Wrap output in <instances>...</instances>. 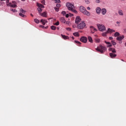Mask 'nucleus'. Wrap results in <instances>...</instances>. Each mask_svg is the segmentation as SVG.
Segmentation results:
<instances>
[{
    "label": "nucleus",
    "instance_id": "1",
    "mask_svg": "<svg viewBox=\"0 0 126 126\" xmlns=\"http://www.w3.org/2000/svg\"><path fill=\"white\" fill-rule=\"evenodd\" d=\"M66 6L68 10H70L72 12H74V13H77V11L74 9V5L72 3L70 2H67L66 3Z\"/></svg>",
    "mask_w": 126,
    "mask_h": 126
},
{
    "label": "nucleus",
    "instance_id": "2",
    "mask_svg": "<svg viewBox=\"0 0 126 126\" xmlns=\"http://www.w3.org/2000/svg\"><path fill=\"white\" fill-rule=\"evenodd\" d=\"M96 50L97 52L101 53V54H103V53H105V52H106L107 48L105 46L100 45L96 48Z\"/></svg>",
    "mask_w": 126,
    "mask_h": 126
},
{
    "label": "nucleus",
    "instance_id": "3",
    "mask_svg": "<svg viewBox=\"0 0 126 126\" xmlns=\"http://www.w3.org/2000/svg\"><path fill=\"white\" fill-rule=\"evenodd\" d=\"M80 11H81V12H82V13H83V14H85L86 15H87L88 16H89V15H90V13L88 11H87V10H86V9L85 8V7H83V6H81L80 7Z\"/></svg>",
    "mask_w": 126,
    "mask_h": 126
},
{
    "label": "nucleus",
    "instance_id": "4",
    "mask_svg": "<svg viewBox=\"0 0 126 126\" xmlns=\"http://www.w3.org/2000/svg\"><path fill=\"white\" fill-rule=\"evenodd\" d=\"M97 26L98 30L101 32H104V31H106V27H105L104 25L97 24Z\"/></svg>",
    "mask_w": 126,
    "mask_h": 126
},
{
    "label": "nucleus",
    "instance_id": "5",
    "mask_svg": "<svg viewBox=\"0 0 126 126\" xmlns=\"http://www.w3.org/2000/svg\"><path fill=\"white\" fill-rule=\"evenodd\" d=\"M86 26V24L84 21L81 22V23L77 25V28L78 29L82 30L84 27Z\"/></svg>",
    "mask_w": 126,
    "mask_h": 126
},
{
    "label": "nucleus",
    "instance_id": "6",
    "mask_svg": "<svg viewBox=\"0 0 126 126\" xmlns=\"http://www.w3.org/2000/svg\"><path fill=\"white\" fill-rule=\"evenodd\" d=\"M80 22H81V19L80 18V17L79 16H77L75 19V24H78Z\"/></svg>",
    "mask_w": 126,
    "mask_h": 126
},
{
    "label": "nucleus",
    "instance_id": "7",
    "mask_svg": "<svg viewBox=\"0 0 126 126\" xmlns=\"http://www.w3.org/2000/svg\"><path fill=\"white\" fill-rule=\"evenodd\" d=\"M81 42L83 43H87V37L85 36H82L80 39Z\"/></svg>",
    "mask_w": 126,
    "mask_h": 126
},
{
    "label": "nucleus",
    "instance_id": "8",
    "mask_svg": "<svg viewBox=\"0 0 126 126\" xmlns=\"http://www.w3.org/2000/svg\"><path fill=\"white\" fill-rule=\"evenodd\" d=\"M125 38V36L124 35H122L121 36H118L116 38V40L117 41H122L124 38Z\"/></svg>",
    "mask_w": 126,
    "mask_h": 126
},
{
    "label": "nucleus",
    "instance_id": "9",
    "mask_svg": "<svg viewBox=\"0 0 126 126\" xmlns=\"http://www.w3.org/2000/svg\"><path fill=\"white\" fill-rule=\"evenodd\" d=\"M36 5H37V6H38V7H39L40 8H45V6L43 4H42L40 3L37 2Z\"/></svg>",
    "mask_w": 126,
    "mask_h": 126
},
{
    "label": "nucleus",
    "instance_id": "10",
    "mask_svg": "<svg viewBox=\"0 0 126 126\" xmlns=\"http://www.w3.org/2000/svg\"><path fill=\"white\" fill-rule=\"evenodd\" d=\"M95 10L97 14H100V13H101V8L98 7L95 9Z\"/></svg>",
    "mask_w": 126,
    "mask_h": 126
},
{
    "label": "nucleus",
    "instance_id": "11",
    "mask_svg": "<svg viewBox=\"0 0 126 126\" xmlns=\"http://www.w3.org/2000/svg\"><path fill=\"white\" fill-rule=\"evenodd\" d=\"M107 32V33H109V34H111V33H113V32H115V30L108 28Z\"/></svg>",
    "mask_w": 126,
    "mask_h": 126
},
{
    "label": "nucleus",
    "instance_id": "12",
    "mask_svg": "<svg viewBox=\"0 0 126 126\" xmlns=\"http://www.w3.org/2000/svg\"><path fill=\"white\" fill-rule=\"evenodd\" d=\"M101 13L103 15H105L107 13V10L106 8H102L101 9Z\"/></svg>",
    "mask_w": 126,
    "mask_h": 126
},
{
    "label": "nucleus",
    "instance_id": "13",
    "mask_svg": "<svg viewBox=\"0 0 126 126\" xmlns=\"http://www.w3.org/2000/svg\"><path fill=\"white\" fill-rule=\"evenodd\" d=\"M40 22H41L43 25H45L46 23H48V21L47 20L41 19Z\"/></svg>",
    "mask_w": 126,
    "mask_h": 126
},
{
    "label": "nucleus",
    "instance_id": "14",
    "mask_svg": "<svg viewBox=\"0 0 126 126\" xmlns=\"http://www.w3.org/2000/svg\"><path fill=\"white\" fill-rule=\"evenodd\" d=\"M61 36H62L63 39H64V40H67L69 39V37L68 36H66L63 34H62Z\"/></svg>",
    "mask_w": 126,
    "mask_h": 126
},
{
    "label": "nucleus",
    "instance_id": "15",
    "mask_svg": "<svg viewBox=\"0 0 126 126\" xmlns=\"http://www.w3.org/2000/svg\"><path fill=\"white\" fill-rule=\"evenodd\" d=\"M105 43L107 45H107V48H110V47H112V46H113V45H112V44H111V43L109 42L105 41Z\"/></svg>",
    "mask_w": 126,
    "mask_h": 126
},
{
    "label": "nucleus",
    "instance_id": "16",
    "mask_svg": "<svg viewBox=\"0 0 126 126\" xmlns=\"http://www.w3.org/2000/svg\"><path fill=\"white\" fill-rule=\"evenodd\" d=\"M60 21L62 22L63 23H65V19H64V18L63 17H61L60 18Z\"/></svg>",
    "mask_w": 126,
    "mask_h": 126
},
{
    "label": "nucleus",
    "instance_id": "17",
    "mask_svg": "<svg viewBox=\"0 0 126 126\" xmlns=\"http://www.w3.org/2000/svg\"><path fill=\"white\" fill-rule=\"evenodd\" d=\"M109 55H110V57H111L112 59H113V58H115V57H117V55L114 53H110Z\"/></svg>",
    "mask_w": 126,
    "mask_h": 126
},
{
    "label": "nucleus",
    "instance_id": "18",
    "mask_svg": "<svg viewBox=\"0 0 126 126\" xmlns=\"http://www.w3.org/2000/svg\"><path fill=\"white\" fill-rule=\"evenodd\" d=\"M118 13L119 15H121V16H123V15H124V12H123V10H119L118 11Z\"/></svg>",
    "mask_w": 126,
    "mask_h": 126
},
{
    "label": "nucleus",
    "instance_id": "19",
    "mask_svg": "<svg viewBox=\"0 0 126 126\" xmlns=\"http://www.w3.org/2000/svg\"><path fill=\"white\" fill-rule=\"evenodd\" d=\"M40 15H41V16H43V17H46L47 16V13L44 12L42 13H40Z\"/></svg>",
    "mask_w": 126,
    "mask_h": 126
},
{
    "label": "nucleus",
    "instance_id": "20",
    "mask_svg": "<svg viewBox=\"0 0 126 126\" xmlns=\"http://www.w3.org/2000/svg\"><path fill=\"white\" fill-rule=\"evenodd\" d=\"M88 40L90 43H93V40L92 39V37L91 36H88Z\"/></svg>",
    "mask_w": 126,
    "mask_h": 126
},
{
    "label": "nucleus",
    "instance_id": "21",
    "mask_svg": "<svg viewBox=\"0 0 126 126\" xmlns=\"http://www.w3.org/2000/svg\"><path fill=\"white\" fill-rule=\"evenodd\" d=\"M91 31H97V29L96 28H94L93 26L91 27Z\"/></svg>",
    "mask_w": 126,
    "mask_h": 126
},
{
    "label": "nucleus",
    "instance_id": "22",
    "mask_svg": "<svg viewBox=\"0 0 126 126\" xmlns=\"http://www.w3.org/2000/svg\"><path fill=\"white\" fill-rule=\"evenodd\" d=\"M74 36H75V37H79V33L77 32L73 33Z\"/></svg>",
    "mask_w": 126,
    "mask_h": 126
},
{
    "label": "nucleus",
    "instance_id": "23",
    "mask_svg": "<svg viewBox=\"0 0 126 126\" xmlns=\"http://www.w3.org/2000/svg\"><path fill=\"white\" fill-rule=\"evenodd\" d=\"M107 34H108L107 32H104L102 33V35L103 36V37H106V36H107Z\"/></svg>",
    "mask_w": 126,
    "mask_h": 126
},
{
    "label": "nucleus",
    "instance_id": "24",
    "mask_svg": "<svg viewBox=\"0 0 126 126\" xmlns=\"http://www.w3.org/2000/svg\"><path fill=\"white\" fill-rule=\"evenodd\" d=\"M118 36H120V33L119 32H116L114 33V37H118Z\"/></svg>",
    "mask_w": 126,
    "mask_h": 126
},
{
    "label": "nucleus",
    "instance_id": "25",
    "mask_svg": "<svg viewBox=\"0 0 126 126\" xmlns=\"http://www.w3.org/2000/svg\"><path fill=\"white\" fill-rule=\"evenodd\" d=\"M13 2V3H14V4H12V6H11V7H16V4H15V1H13L12 2Z\"/></svg>",
    "mask_w": 126,
    "mask_h": 126
},
{
    "label": "nucleus",
    "instance_id": "26",
    "mask_svg": "<svg viewBox=\"0 0 126 126\" xmlns=\"http://www.w3.org/2000/svg\"><path fill=\"white\" fill-rule=\"evenodd\" d=\"M37 10H38L39 13H40V14H41V13L42 12V11L43 10L42 9V8H40V7H38V8H37Z\"/></svg>",
    "mask_w": 126,
    "mask_h": 126
},
{
    "label": "nucleus",
    "instance_id": "27",
    "mask_svg": "<svg viewBox=\"0 0 126 126\" xmlns=\"http://www.w3.org/2000/svg\"><path fill=\"white\" fill-rule=\"evenodd\" d=\"M20 11V13H23L24 14L26 12L24 10H23V9H21Z\"/></svg>",
    "mask_w": 126,
    "mask_h": 126
},
{
    "label": "nucleus",
    "instance_id": "28",
    "mask_svg": "<svg viewBox=\"0 0 126 126\" xmlns=\"http://www.w3.org/2000/svg\"><path fill=\"white\" fill-rule=\"evenodd\" d=\"M111 43L113 46H116L117 45V43L115 42V40H112Z\"/></svg>",
    "mask_w": 126,
    "mask_h": 126
},
{
    "label": "nucleus",
    "instance_id": "29",
    "mask_svg": "<svg viewBox=\"0 0 126 126\" xmlns=\"http://www.w3.org/2000/svg\"><path fill=\"white\" fill-rule=\"evenodd\" d=\"M85 2L87 4H90V1H89V0H85Z\"/></svg>",
    "mask_w": 126,
    "mask_h": 126
},
{
    "label": "nucleus",
    "instance_id": "30",
    "mask_svg": "<svg viewBox=\"0 0 126 126\" xmlns=\"http://www.w3.org/2000/svg\"><path fill=\"white\" fill-rule=\"evenodd\" d=\"M34 22H35V23L39 24L40 23V21H39V20H38V19H35Z\"/></svg>",
    "mask_w": 126,
    "mask_h": 126
},
{
    "label": "nucleus",
    "instance_id": "31",
    "mask_svg": "<svg viewBox=\"0 0 126 126\" xmlns=\"http://www.w3.org/2000/svg\"><path fill=\"white\" fill-rule=\"evenodd\" d=\"M20 16H21L22 17H25V15H24L23 13H20L19 14Z\"/></svg>",
    "mask_w": 126,
    "mask_h": 126
},
{
    "label": "nucleus",
    "instance_id": "32",
    "mask_svg": "<svg viewBox=\"0 0 126 126\" xmlns=\"http://www.w3.org/2000/svg\"><path fill=\"white\" fill-rule=\"evenodd\" d=\"M54 25H56V26H59L60 25V22L57 21L56 23L54 24Z\"/></svg>",
    "mask_w": 126,
    "mask_h": 126
},
{
    "label": "nucleus",
    "instance_id": "33",
    "mask_svg": "<svg viewBox=\"0 0 126 126\" xmlns=\"http://www.w3.org/2000/svg\"><path fill=\"white\" fill-rule=\"evenodd\" d=\"M95 41L96 43H100V39H99V38L95 39Z\"/></svg>",
    "mask_w": 126,
    "mask_h": 126
},
{
    "label": "nucleus",
    "instance_id": "34",
    "mask_svg": "<svg viewBox=\"0 0 126 126\" xmlns=\"http://www.w3.org/2000/svg\"><path fill=\"white\" fill-rule=\"evenodd\" d=\"M51 29H52V30H55L56 29V27H55V26H52L51 27Z\"/></svg>",
    "mask_w": 126,
    "mask_h": 126
},
{
    "label": "nucleus",
    "instance_id": "35",
    "mask_svg": "<svg viewBox=\"0 0 126 126\" xmlns=\"http://www.w3.org/2000/svg\"><path fill=\"white\" fill-rule=\"evenodd\" d=\"M121 23V21L116 22V24H117V26L120 27V24Z\"/></svg>",
    "mask_w": 126,
    "mask_h": 126
},
{
    "label": "nucleus",
    "instance_id": "36",
    "mask_svg": "<svg viewBox=\"0 0 126 126\" xmlns=\"http://www.w3.org/2000/svg\"><path fill=\"white\" fill-rule=\"evenodd\" d=\"M10 10H11V11H13V12H17V11L15 9H11Z\"/></svg>",
    "mask_w": 126,
    "mask_h": 126
},
{
    "label": "nucleus",
    "instance_id": "37",
    "mask_svg": "<svg viewBox=\"0 0 126 126\" xmlns=\"http://www.w3.org/2000/svg\"><path fill=\"white\" fill-rule=\"evenodd\" d=\"M62 14H63V15H65V14H66V12H65V11H63L62 12Z\"/></svg>",
    "mask_w": 126,
    "mask_h": 126
},
{
    "label": "nucleus",
    "instance_id": "38",
    "mask_svg": "<svg viewBox=\"0 0 126 126\" xmlns=\"http://www.w3.org/2000/svg\"><path fill=\"white\" fill-rule=\"evenodd\" d=\"M66 30H67V31H71V29L70 28H66Z\"/></svg>",
    "mask_w": 126,
    "mask_h": 126
},
{
    "label": "nucleus",
    "instance_id": "39",
    "mask_svg": "<svg viewBox=\"0 0 126 126\" xmlns=\"http://www.w3.org/2000/svg\"><path fill=\"white\" fill-rule=\"evenodd\" d=\"M95 2H96V3H100V0H95Z\"/></svg>",
    "mask_w": 126,
    "mask_h": 126
},
{
    "label": "nucleus",
    "instance_id": "40",
    "mask_svg": "<svg viewBox=\"0 0 126 126\" xmlns=\"http://www.w3.org/2000/svg\"><path fill=\"white\" fill-rule=\"evenodd\" d=\"M8 6H10V7H11L12 5V4L11 3H9L8 4H7Z\"/></svg>",
    "mask_w": 126,
    "mask_h": 126
},
{
    "label": "nucleus",
    "instance_id": "41",
    "mask_svg": "<svg viewBox=\"0 0 126 126\" xmlns=\"http://www.w3.org/2000/svg\"><path fill=\"white\" fill-rule=\"evenodd\" d=\"M56 6L57 7H61V4H57Z\"/></svg>",
    "mask_w": 126,
    "mask_h": 126
},
{
    "label": "nucleus",
    "instance_id": "42",
    "mask_svg": "<svg viewBox=\"0 0 126 126\" xmlns=\"http://www.w3.org/2000/svg\"><path fill=\"white\" fill-rule=\"evenodd\" d=\"M75 43H76V44H80V42L77 40H75Z\"/></svg>",
    "mask_w": 126,
    "mask_h": 126
},
{
    "label": "nucleus",
    "instance_id": "43",
    "mask_svg": "<svg viewBox=\"0 0 126 126\" xmlns=\"http://www.w3.org/2000/svg\"><path fill=\"white\" fill-rule=\"evenodd\" d=\"M111 52H112L113 53H116V50L115 49H113Z\"/></svg>",
    "mask_w": 126,
    "mask_h": 126
},
{
    "label": "nucleus",
    "instance_id": "44",
    "mask_svg": "<svg viewBox=\"0 0 126 126\" xmlns=\"http://www.w3.org/2000/svg\"><path fill=\"white\" fill-rule=\"evenodd\" d=\"M69 16V15L68 14H67L65 15V17H66V18H68Z\"/></svg>",
    "mask_w": 126,
    "mask_h": 126
},
{
    "label": "nucleus",
    "instance_id": "45",
    "mask_svg": "<svg viewBox=\"0 0 126 126\" xmlns=\"http://www.w3.org/2000/svg\"><path fill=\"white\" fill-rule=\"evenodd\" d=\"M41 3H42V4H45V0L41 1Z\"/></svg>",
    "mask_w": 126,
    "mask_h": 126
},
{
    "label": "nucleus",
    "instance_id": "46",
    "mask_svg": "<svg viewBox=\"0 0 126 126\" xmlns=\"http://www.w3.org/2000/svg\"><path fill=\"white\" fill-rule=\"evenodd\" d=\"M55 10L58 12V11H59V8H56Z\"/></svg>",
    "mask_w": 126,
    "mask_h": 126
},
{
    "label": "nucleus",
    "instance_id": "47",
    "mask_svg": "<svg viewBox=\"0 0 126 126\" xmlns=\"http://www.w3.org/2000/svg\"><path fill=\"white\" fill-rule=\"evenodd\" d=\"M40 27H41V28H47L46 27H44L43 26L40 25Z\"/></svg>",
    "mask_w": 126,
    "mask_h": 126
},
{
    "label": "nucleus",
    "instance_id": "48",
    "mask_svg": "<svg viewBox=\"0 0 126 126\" xmlns=\"http://www.w3.org/2000/svg\"><path fill=\"white\" fill-rule=\"evenodd\" d=\"M109 40H113V38L112 36L109 37Z\"/></svg>",
    "mask_w": 126,
    "mask_h": 126
},
{
    "label": "nucleus",
    "instance_id": "49",
    "mask_svg": "<svg viewBox=\"0 0 126 126\" xmlns=\"http://www.w3.org/2000/svg\"><path fill=\"white\" fill-rule=\"evenodd\" d=\"M108 50L109 51H111L112 52V51H113V48H110Z\"/></svg>",
    "mask_w": 126,
    "mask_h": 126
},
{
    "label": "nucleus",
    "instance_id": "50",
    "mask_svg": "<svg viewBox=\"0 0 126 126\" xmlns=\"http://www.w3.org/2000/svg\"><path fill=\"white\" fill-rule=\"evenodd\" d=\"M123 30H124V33H126V29H124Z\"/></svg>",
    "mask_w": 126,
    "mask_h": 126
},
{
    "label": "nucleus",
    "instance_id": "51",
    "mask_svg": "<svg viewBox=\"0 0 126 126\" xmlns=\"http://www.w3.org/2000/svg\"><path fill=\"white\" fill-rule=\"evenodd\" d=\"M6 3H8V2H9V0H6Z\"/></svg>",
    "mask_w": 126,
    "mask_h": 126
},
{
    "label": "nucleus",
    "instance_id": "52",
    "mask_svg": "<svg viewBox=\"0 0 126 126\" xmlns=\"http://www.w3.org/2000/svg\"><path fill=\"white\" fill-rule=\"evenodd\" d=\"M87 8L88 10H90V7H87Z\"/></svg>",
    "mask_w": 126,
    "mask_h": 126
},
{
    "label": "nucleus",
    "instance_id": "53",
    "mask_svg": "<svg viewBox=\"0 0 126 126\" xmlns=\"http://www.w3.org/2000/svg\"><path fill=\"white\" fill-rule=\"evenodd\" d=\"M31 16H32V17H33V16H34L33 15V14H31Z\"/></svg>",
    "mask_w": 126,
    "mask_h": 126
},
{
    "label": "nucleus",
    "instance_id": "54",
    "mask_svg": "<svg viewBox=\"0 0 126 126\" xmlns=\"http://www.w3.org/2000/svg\"><path fill=\"white\" fill-rule=\"evenodd\" d=\"M72 39L73 40H74V37L73 36H72Z\"/></svg>",
    "mask_w": 126,
    "mask_h": 126
},
{
    "label": "nucleus",
    "instance_id": "55",
    "mask_svg": "<svg viewBox=\"0 0 126 126\" xmlns=\"http://www.w3.org/2000/svg\"><path fill=\"white\" fill-rule=\"evenodd\" d=\"M73 28H75V26H73Z\"/></svg>",
    "mask_w": 126,
    "mask_h": 126
},
{
    "label": "nucleus",
    "instance_id": "56",
    "mask_svg": "<svg viewBox=\"0 0 126 126\" xmlns=\"http://www.w3.org/2000/svg\"><path fill=\"white\" fill-rule=\"evenodd\" d=\"M94 36H95V37H98V36H97V35H94Z\"/></svg>",
    "mask_w": 126,
    "mask_h": 126
},
{
    "label": "nucleus",
    "instance_id": "57",
    "mask_svg": "<svg viewBox=\"0 0 126 126\" xmlns=\"http://www.w3.org/2000/svg\"><path fill=\"white\" fill-rule=\"evenodd\" d=\"M73 16V14H71V16Z\"/></svg>",
    "mask_w": 126,
    "mask_h": 126
},
{
    "label": "nucleus",
    "instance_id": "58",
    "mask_svg": "<svg viewBox=\"0 0 126 126\" xmlns=\"http://www.w3.org/2000/svg\"><path fill=\"white\" fill-rule=\"evenodd\" d=\"M125 46H126V43H125Z\"/></svg>",
    "mask_w": 126,
    "mask_h": 126
},
{
    "label": "nucleus",
    "instance_id": "59",
    "mask_svg": "<svg viewBox=\"0 0 126 126\" xmlns=\"http://www.w3.org/2000/svg\"><path fill=\"white\" fill-rule=\"evenodd\" d=\"M59 28H58V30H59Z\"/></svg>",
    "mask_w": 126,
    "mask_h": 126
},
{
    "label": "nucleus",
    "instance_id": "60",
    "mask_svg": "<svg viewBox=\"0 0 126 126\" xmlns=\"http://www.w3.org/2000/svg\"><path fill=\"white\" fill-rule=\"evenodd\" d=\"M22 0L24 1V0Z\"/></svg>",
    "mask_w": 126,
    "mask_h": 126
},
{
    "label": "nucleus",
    "instance_id": "61",
    "mask_svg": "<svg viewBox=\"0 0 126 126\" xmlns=\"http://www.w3.org/2000/svg\"><path fill=\"white\" fill-rule=\"evenodd\" d=\"M119 43H122V42H119Z\"/></svg>",
    "mask_w": 126,
    "mask_h": 126
},
{
    "label": "nucleus",
    "instance_id": "62",
    "mask_svg": "<svg viewBox=\"0 0 126 126\" xmlns=\"http://www.w3.org/2000/svg\"><path fill=\"white\" fill-rule=\"evenodd\" d=\"M93 33H94V32H93Z\"/></svg>",
    "mask_w": 126,
    "mask_h": 126
}]
</instances>
